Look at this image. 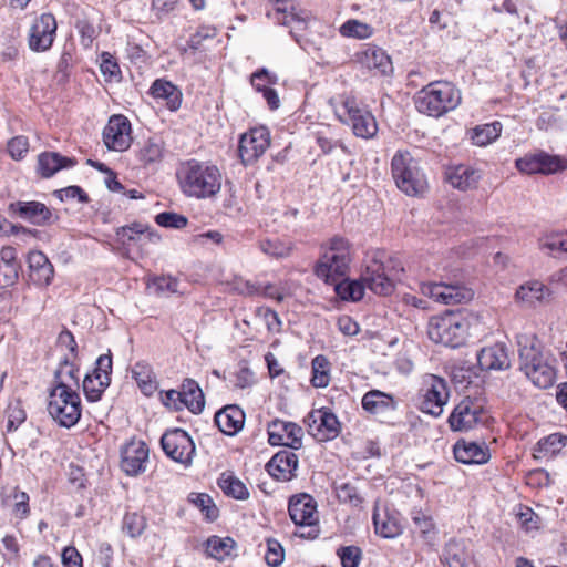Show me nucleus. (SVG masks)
Returning <instances> with one entry per match:
<instances>
[{
  "mask_svg": "<svg viewBox=\"0 0 567 567\" xmlns=\"http://www.w3.org/2000/svg\"><path fill=\"white\" fill-rule=\"evenodd\" d=\"M184 195L197 199L215 197L221 189L223 175L216 165L189 159L182 163L176 172Z\"/></svg>",
  "mask_w": 567,
  "mask_h": 567,
  "instance_id": "1",
  "label": "nucleus"
},
{
  "mask_svg": "<svg viewBox=\"0 0 567 567\" xmlns=\"http://www.w3.org/2000/svg\"><path fill=\"white\" fill-rule=\"evenodd\" d=\"M352 260L350 243L340 236H334L321 245V256L316 265L317 277L327 284L336 282L347 276Z\"/></svg>",
  "mask_w": 567,
  "mask_h": 567,
  "instance_id": "2",
  "label": "nucleus"
},
{
  "mask_svg": "<svg viewBox=\"0 0 567 567\" xmlns=\"http://www.w3.org/2000/svg\"><path fill=\"white\" fill-rule=\"evenodd\" d=\"M460 91L450 82L436 81L423 87L415 100L419 112L439 117L458 106Z\"/></svg>",
  "mask_w": 567,
  "mask_h": 567,
  "instance_id": "3",
  "label": "nucleus"
},
{
  "mask_svg": "<svg viewBox=\"0 0 567 567\" xmlns=\"http://www.w3.org/2000/svg\"><path fill=\"white\" fill-rule=\"evenodd\" d=\"M392 177L400 190L409 196L425 193L427 181L419 162L408 151H398L391 161Z\"/></svg>",
  "mask_w": 567,
  "mask_h": 567,
  "instance_id": "4",
  "label": "nucleus"
},
{
  "mask_svg": "<svg viewBox=\"0 0 567 567\" xmlns=\"http://www.w3.org/2000/svg\"><path fill=\"white\" fill-rule=\"evenodd\" d=\"M468 329L470 321L466 317L461 313L445 312L430 319L427 334L435 343L458 348L465 343Z\"/></svg>",
  "mask_w": 567,
  "mask_h": 567,
  "instance_id": "5",
  "label": "nucleus"
},
{
  "mask_svg": "<svg viewBox=\"0 0 567 567\" xmlns=\"http://www.w3.org/2000/svg\"><path fill=\"white\" fill-rule=\"evenodd\" d=\"M288 512L295 523L293 536L315 539L318 534L317 502L307 493L293 495L289 499Z\"/></svg>",
  "mask_w": 567,
  "mask_h": 567,
  "instance_id": "6",
  "label": "nucleus"
},
{
  "mask_svg": "<svg viewBox=\"0 0 567 567\" xmlns=\"http://www.w3.org/2000/svg\"><path fill=\"white\" fill-rule=\"evenodd\" d=\"M48 412L60 426L68 429L74 426L81 417V399L78 392L51 390Z\"/></svg>",
  "mask_w": 567,
  "mask_h": 567,
  "instance_id": "7",
  "label": "nucleus"
},
{
  "mask_svg": "<svg viewBox=\"0 0 567 567\" xmlns=\"http://www.w3.org/2000/svg\"><path fill=\"white\" fill-rule=\"evenodd\" d=\"M421 410L432 416H440L450 398V391L445 379L435 374H426L422 382Z\"/></svg>",
  "mask_w": 567,
  "mask_h": 567,
  "instance_id": "8",
  "label": "nucleus"
},
{
  "mask_svg": "<svg viewBox=\"0 0 567 567\" xmlns=\"http://www.w3.org/2000/svg\"><path fill=\"white\" fill-rule=\"evenodd\" d=\"M420 291L435 302L446 306L465 303L474 298L473 289L460 284L422 282Z\"/></svg>",
  "mask_w": 567,
  "mask_h": 567,
  "instance_id": "9",
  "label": "nucleus"
},
{
  "mask_svg": "<svg viewBox=\"0 0 567 567\" xmlns=\"http://www.w3.org/2000/svg\"><path fill=\"white\" fill-rule=\"evenodd\" d=\"M483 404L470 396L461 400L449 416V424L454 432H467L484 422Z\"/></svg>",
  "mask_w": 567,
  "mask_h": 567,
  "instance_id": "10",
  "label": "nucleus"
},
{
  "mask_svg": "<svg viewBox=\"0 0 567 567\" xmlns=\"http://www.w3.org/2000/svg\"><path fill=\"white\" fill-rule=\"evenodd\" d=\"M112 354H101L95 361V368L91 373L85 374L82 386L86 399L96 402L111 383Z\"/></svg>",
  "mask_w": 567,
  "mask_h": 567,
  "instance_id": "11",
  "label": "nucleus"
},
{
  "mask_svg": "<svg viewBox=\"0 0 567 567\" xmlns=\"http://www.w3.org/2000/svg\"><path fill=\"white\" fill-rule=\"evenodd\" d=\"M342 113L348 117L343 120L352 126L355 136L372 138L378 132V124L373 114L361 107L353 97H347L341 105Z\"/></svg>",
  "mask_w": 567,
  "mask_h": 567,
  "instance_id": "12",
  "label": "nucleus"
},
{
  "mask_svg": "<svg viewBox=\"0 0 567 567\" xmlns=\"http://www.w3.org/2000/svg\"><path fill=\"white\" fill-rule=\"evenodd\" d=\"M161 445L169 458L184 465L192 463L196 451L192 437L182 429L166 431L161 439Z\"/></svg>",
  "mask_w": 567,
  "mask_h": 567,
  "instance_id": "13",
  "label": "nucleus"
},
{
  "mask_svg": "<svg viewBox=\"0 0 567 567\" xmlns=\"http://www.w3.org/2000/svg\"><path fill=\"white\" fill-rule=\"evenodd\" d=\"M270 145L269 131L264 127H255L241 135L239 141V157L245 165L257 161Z\"/></svg>",
  "mask_w": 567,
  "mask_h": 567,
  "instance_id": "14",
  "label": "nucleus"
},
{
  "mask_svg": "<svg viewBox=\"0 0 567 567\" xmlns=\"http://www.w3.org/2000/svg\"><path fill=\"white\" fill-rule=\"evenodd\" d=\"M56 32V21L51 13H42L31 24L29 48L35 52H44L52 47Z\"/></svg>",
  "mask_w": 567,
  "mask_h": 567,
  "instance_id": "15",
  "label": "nucleus"
},
{
  "mask_svg": "<svg viewBox=\"0 0 567 567\" xmlns=\"http://www.w3.org/2000/svg\"><path fill=\"white\" fill-rule=\"evenodd\" d=\"M103 141L109 150L126 151L132 143L130 121L123 115H113L103 131Z\"/></svg>",
  "mask_w": 567,
  "mask_h": 567,
  "instance_id": "16",
  "label": "nucleus"
},
{
  "mask_svg": "<svg viewBox=\"0 0 567 567\" xmlns=\"http://www.w3.org/2000/svg\"><path fill=\"white\" fill-rule=\"evenodd\" d=\"M150 450L144 441L131 440L121 451V468L130 476L146 470Z\"/></svg>",
  "mask_w": 567,
  "mask_h": 567,
  "instance_id": "17",
  "label": "nucleus"
},
{
  "mask_svg": "<svg viewBox=\"0 0 567 567\" xmlns=\"http://www.w3.org/2000/svg\"><path fill=\"white\" fill-rule=\"evenodd\" d=\"M309 431L318 441L333 440L340 433V423L337 416L327 409L312 411L309 414Z\"/></svg>",
  "mask_w": 567,
  "mask_h": 567,
  "instance_id": "18",
  "label": "nucleus"
},
{
  "mask_svg": "<svg viewBox=\"0 0 567 567\" xmlns=\"http://www.w3.org/2000/svg\"><path fill=\"white\" fill-rule=\"evenodd\" d=\"M520 370L528 372L532 367L545 363L548 359L542 352V346L535 334L522 333L517 336Z\"/></svg>",
  "mask_w": 567,
  "mask_h": 567,
  "instance_id": "19",
  "label": "nucleus"
},
{
  "mask_svg": "<svg viewBox=\"0 0 567 567\" xmlns=\"http://www.w3.org/2000/svg\"><path fill=\"white\" fill-rule=\"evenodd\" d=\"M362 280L375 295L389 296L394 290L393 280L386 276L384 266L377 260L367 266Z\"/></svg>",
  "mask_w": 567,
  "mask_h": 567,
  "instance_id": "20",
  "label": "nucleus"
},
{
  "mask_svg": "<svg viewBox=\"0 0 567 567\" xmlns=\"http://www.w3.org/2000/svg\"><path fill=\"white\" fill-rule=\"evenodd\" d=\"M312 21V16L306 9L300 8L295 1L288 6L286 0V27L290 28L289 33L296 42L302 45L305 33Z\"/></svg>",
  "mask_w": 567,
  "mask_h": 567,
  "instance_id": "21",
  "label": "nucleus"
},
{
  "mask_svg": "<svg viewBox=\"0 0 567 567\" xmlns=\"http://www.w3.org/2000/svg\"><path fill=\"white\" fill-rule=\"evenodd\" d=\"M375 534L383 538H395L403 532L401 522L395 513H391L388 508L374 506L372 516Z\"/></svg>",
  "mask_w": 567,
  "mask_h": 567,
  "instance_id": "22",
  "label": "nucleus"
},
{
  "mask_svg": "<svg viewBox=\"0 0 567 567\" xmlns=\"http://www.w3.org/2000/svg\"><path fill=\"white\" fill-rule=\"evenodd\" d=\"M454 457L457 462L464 464H484L491 455L488 447L483 444L460 440L455 443Z\"/></svg>",
  "mask_w": 567,
  "mask_h": 567,
  "instance_id": "23",
  "label": "nucleus"
},
{
  "mask_svg": "<svg viewBox=\"0 0 567 567\" xmlns=\"http://www.w3.org/2000/svg\"><path fill=\"white\" fill-rule=\"evenodd\" d=\"M477 362L482 370H507L511 359L507 349L502 343L483 348L477 354Z\"/></svg>",
  "mask_w": 567,
  "mask_h": 567,
  "instance_id": "24",
  "label": "nucleus"
},
{
  "mask_svg": "<svg viewBox=\"0 0 567 567\" xmlns=\"http://www.w3.org/2000/svg\"><path fill=\"white\" fill-rule=\"evenodd\" d=\"M215 423L224 434L233 436L243 429L245 413L237 405H227L215 414Z\"/></svg>",
  "mask_w": 567,
  "mask_h": 567,
  "instance_id": "25",
  "label": "nucleus"
},
{
  "mask_svg": "<svg viewBox=\"0 0 567 567\" xmlns=\"http://www.w3.org/2000/svg\"><path fill=\"white\" fill-rule=\"evenodd\" d=\"M30 269V279L38 286H48L54 275L52 264L48 257L41 251H31L28 256Z\"/></svg>",
  "mask_w": 567,
  "mask_h": 567,
  "instance_id": "26",
  "label": "nucleus"
},
{
  "mask_svg": "<svg viewBox=\"0 0 567 567\" xmlns=\"http://www.w3.org/2000/svg\"><path fill=\"white\" fill-rule=\"evenodd\" d=\"M11 208L23 219L35 225H44L52 217L51 210L40 202H17Z\"/></svg>",
  "mask_w": 567,
  "mask_h": 567,
  "instance_id": "27",
  "label": "nucleus"
},
{
  "mask_svg": "<svg viewBox=\"0 0 567 567\" xmlns=\"http://www.w3.org/2000/svg\"><path fill=\"white\" fill-rule=\"evenodd\" d=\"M358 59L363 66L370 70H377L381 74H386L392 70L390 56L384 50L375 45H368L358 54Z\"/></svg>",
  "mask_w": 567,
  "mask_h": 567,
  "instance_id": "28",
  "label": "nucleus"
},
{
  "mask_svg": "<svg viewBox=\"0 0 567 567\" xmlns=\"http://www.w3.org/2000/svg\"><path fill=\"white\" fill-rule=\"evenodd\" d=\"M76 161L55 152H45L38 157V171L42 177L49 178L62 168L72 167Z\"/></svg>",
  "mask_w": 567,
  "mask_h": 567,
  "instance_id": "29",
  "label": "nucleus"
},
{
  "mask_svg": "<svg viewBox=\"0 0 567 567\" xmlns=\"http://www.w3.org/2000/svg\"><path fill=\"white\" fill-rule=\"evenodd\" d=\"M362 408L372 414H380L396 409L393 395L380 390L368 391L362 398Z\"/></svg>",
  "mask_w": 567,
  "mask_h": 567,
  "instance_id": "30",
  "label": "nucleus"
},
{
  "mask_svg": "<svg viewBox=\"0 0 567 567\" xmlns=\"http://www.w3.org/2000/svg\"><path fill=\"white\" fill-rule=\"evenodd\" d=\"M538 246L542 251L555 258L567 255V230H553L544 234L538 239Z\"/></svg>",
  "mask_w": 567,
  "mask_h": 567,
  "instance_id": "31",
  "label": "nucleus"
},
{
  "mask_svg": "<svg viewBox=\"0 0 567 567\" xmlns=\"http://www.w3.org/2000/svg\"><path fill=\"white\" fill-rule=\"evenodd\" d=\"M481 174L477 169L470 166L460 165L450 168L447 172V181L450 184L457 189L467 190L476 187Z\"/></svg>",
  "mask_w": 567,
  "mask_h": 567,
  "instance_id": "32",
  "label": "nucleus"
},
{
  "mask_svg": "<svg viewBox=\"0 0 567 567\" xmlns=\"http://www.w3.org/2000/svg\"><path fill=\"white\" fill-rule=\"evenodd\" d=\"M151 93L155 99L164 100L171 111H176L181 106L182 92L168 81L156 80L151 87Z\"/></svg>",
  "mask_w": 567,
  "mask_h": 567,
  "instance_id": "33",
  "label": "nucleus"
},
{
  "mask_svg": "<svg viewBox=\"0 0 567 567\" xmlns=\"http://www.w3.org/2000/svg\"><path fill=\"white\" fill-rule=\"evenodd\" d=\"M181 398L183 406H186L193 413H200L205 406V399L198 383L192 379H186L182 384Z\"/></svg>",
  "mask_w": 567,
  "mask_h": 567,
  "instance_id": "34",
  "label": "nucleus"
},
{
  "mask_svg": "<svg viewBox=\"0 0 567 567\" xmlns=\"http://www.w3.org/2000/svg\"><path fill=\"white\" fill-rule=\"evenodd\" d=\"M79 368L65 360L55 371V386L52 390H66V392H76L73 386L79 388Z\"/></svg>",
  "mask_w": 567,
  "mask_h": 567,
  "instance_id": "35",
  "label": "nucleus"
},
{
  "mask_svg": "<svg viewBox=\"0 0 567 567\" xmlns=\"http://www.w3.org/2000/svg\"><path fill=\"white\" fill-rule=\"evenodd\" d=\"M132 377L145 395L150 396L157 390V381L148 363L144 361L136 362L132 368Z\"/></svg>",
  "mask_w": 567,
  "mask_h": 567,
  "instance_id": "36",
  "label": "nucleus"
},
{
  "mask_svg": "<svg viewBox=\"0 0 567 567\" xmlns=\"http://www.w3.org/2000/svg\"><path fill=\"white\" fill-rule=\"evenodd\" d=\"M443 559L449 567H473L470 554L462 543L451 540L443 551Z\"/></svg>",
  "mask_w": 567,
  "mask_h": 567,
  "instance_id": "37",
  "label": "nucleus"
},
{
  "mask_svg": "<svg viewBox=\"0 0 567 567\" xmlns=\"http://www.w3.org/2000/svg\"><path fill=\"white\" fill-rule=\"evenodd\" d=\"M334 285L336 293L342 299L347 301H359L364 296V289L367 285L363 282L362 277L359 280H337L336 282H331Z\"/></svg>",
  "mask_w": 567,
  "mask_h": 567,
  "instance_id": "38",
  "label": "nucleus"
},
{
  "mask_svg": "<svg viewBox=\"0 0 567 567\" xmlns=\"http://www.w3.org/2000/svg\"><path fill=\"white\" fill-rule=\"evenodd\" d=\"M236 543L230 537L212 536L206 540V554L219 561L231 556Z\"/></svg>",
  "mask_w": 567,
  "mask_h": 567,
  "instance_id": "39",
  "label": "nucleus"
},
{
  "mask_svg": "<svg viewBox=\"0 0 567 567\" xmlns=\"http://www.w3.org/2000/svg\"><path fill=\"white\" fill-rule=\"evenodd\" d=\"M164 157V143L159 138L147 140L137 152V159L150 166L159 163Z\"/></svg>",
  "mask_w": 567,
  "mask_h": 567,
  "instance_id": "40",
  "label": "nucleus"
},
{
  "mask_svg": "<svg viewBox=\"0 0 567 567\" xmlns=\"http://www.w3.org/2000/svg\"><path fill=\"white\" fill-rule=\"evenodd\" d=\"M526 377L539 389H548L555 382L556 372L549 361L538 363L525 373Z\"/></svg>",
  "mask_w": 567,
  "mask_h": 567,
  "instance_id": "41",
  "label": "nucleus"
},
{
  "mask_svg": "<svg viewBox=\"0 0 567 567\" xmlns=\"http://www.w3.org/2000/svg\"><path fill=\"white\" fill-rule=\"evenodd\" d=\"M117 238L123 243L130 241H143L145 239L148 240H158L159 237L148 231V227L142 224H133L131 226L121 227L116 230Z\"/></svg>",
  "mask_w": 567,
  "mask_h": 567,
  "instance_id": "42",
  "label": "nucleus"
},
{
  "mask_svg": "<svg viewBox=\"0 0 567 567\" xmlns=\"http://www.w3.org/2000/svg\"><path fill=\"white\" fill-rule=\"evenodd\" d=\"M502 132V124L493 122L484 125H478L473 128L472 141L477 146H486L494 142Z\"/></svg>",
  "mask_w": 567,
  "mask_h": 567,
  "instance_id": "43",
  "label": "nucleus"
},
{
  "mask_svg": "<svg viewBox=\"0 0 567 567\" xmlns=\"http://www.w3.org/2000/svg\"><path fill=\"white\" fill-rule=\"evenodd\" d=\"M311 384L315 388H326L330 382V362L324 355H317L312 360Z\"/></svg>",
  "mask_w": 567,
  "mask_h": 567,
  "instance_id": "44",
  "label": "nucleus"
},
{
  "mask_svg": "<svg viewBox=\"0 0 567 567\" xmlns=\"http://www.w3.org/2000/svg\"><path fill=\"white\" fill-rule=\"evenodd\" d=\"M339 32L346 38L365 40L372 37L373 28L362 21L350 19L340 27Z\"/></svg>",
  "mask_w": 567,
  "mask_h": 567,
  "instance_id": "45",
  "label": "nucleus"
},
{
  "mask_svg": "<svg viewBox=\"0 0 567 567\" xmlns=\"http://www.w3.org/2000/svg\"><path fill=\"white\" fill-rule=\"evenodd\" d=\"M545 286L539 281H529L522 285L516 291L517 300L527 305H534L544 297Z\"/></svg>",
  "mask_w": 567,
  "mask_h": 567,
  "instance_id": "46",
  "label": "nucleus"
},
{
  "mask_svg": "<svg viewBox=\"0 0 567 567\" xmlns=\"http://www.w3.org/2000/svg\"><path fill=\"white\" fill-rule=\"evenodd\" d=\"M282 358L284 350L281 348V342L277 339L270 344L268 352L265 354V361L271 378L278 377L284 372L280 363Z\"/></svg>",
  "mask_w": 567,
  "mask_h": 567,
  "instance_id": "47",
  "label": "nucleus"
},
{
  "mask_svg": "<svg viewBox=\"0 0 567 567\" xmlns=\"http://www.w3.org/2000/svg\"><path fill=\"white\" fill-rule=\"evenodd\" d=\"M218 485L228 496H233L237 499H245L248 497V491L245 484L235 476L223 474L219 478Z\"/></svg>",
  "mask_w": 567,
  "mask_h": 567,
  "instance_id": "48",
  "label": "nucleus"
},
{
  "mask_svg": "<svg viewBox=\"0 0 567 567\" xmlns=\"http://www.w3.org/2000/svg\"><path fill=\"white\" fill-rule=\"evenodd\" d=\"M565 445V436L554 433L537 443L535 457L555 455Z\"/></svg>",
  "mask_w": 567,
  "mask_h": 567,
  "instance_id": "49",
  "label": "nucleus"
},
{
  "mask_svg": "<svg viewBox=\"0 0 567 567\" xmlns=\"http://www.w3.org/2000/svg\"><path fill=\"white\" fill-rule=\"evenodd\" d=\"M540 174H555L567 168V159L545 152L537 153Z\"/></svg>",
  "mask_w": 567,
  "mask_h": 567,
  "instance_id": "50",
  "label": "nucleus"
},
{
  "mask_svg": "<svg viewBox=\"0 0 567 567\" xmlns=\"http://www.w3.org/2000/svg\"><path fill=\"white\" fill-rule=\"evenodd\" d=\"M178 281L171 276L155 277L147 284V289L157 296L177 292Z\"/></svg>",
  "mask_w": 567,
  "mask_h": 567,
  "instance_id": "51",
  "label": "nucleus"
},
{
  "mask_svg": "<svg viewBox=\"0 0 567 567\" xmlns=\"http://www.w3.org/2000/svg\"><path fill=\"white\" fill-rule=\"evenodd\" d=\"M1 260L6 264L7 271L4 272L3 286L12 285L18 278L17 267L14 266L16 249L11 246L3 247L0 251Z\"/></svg>",
  "mask_w": 567,
  "mask_h": 567,
  "instance_id": "52",
  "label": "nucleus"
},
{
  "mask_svg": "<svg viewBox=\"0 0 567 567\" xmlns=\"http://www.w3.org/2000/svg\"><path fill=\"white\" fill-rule=\"evenodd\" d=\"M342 567H359L362 560V550L360 547L350 545L340 547L337 550Z\"/></svg>",
  "mask_w": 567,
  "mask_h": 567,
  "instance_id": "53",
  "label": "nucleus"
},
{
  "mask_svg": "<svg viewBox=\"0 0 567 567\" xmlns=\"http://www.w3.org/2000/svg\"><path fill=\"white\" fill-rule=\"evenodd\" d=\"M155 221L165 228L182 229L187 226L188 219L174 212H163L155 217Z\"/></svg>",
  "mask_w": 567,
  "mask_h": 567,
  "instance_id": "54",
  "label": "nucleus"
},
{
  "mask_svg": "<svg viewBox=\"0 0 567 567\" xmlns=\"http://www.w3.org/2000/svg\"><path fill=\"white\" fill-rule=\"evenodd\" d=\"M146 527V520L137 513H127L123 519V529L131 536L137 537L142 535Z\"/></svg>",
  "mask_w": 567,
  "mask_h": 567,
  "instance_id": "55",
  "label": "nucleus"
},
{
  "mask_svg": "<svg viewBox=\"0 0 567 567\" xmlns=\"http://www.w3.org/2000/svg\"><path fill=\"white\" fill-rule=\"evenodd\" d=\"M265 560L270 567H278L284 561V547L280 542L274 538L267 539V551Z\"/></svg>",
  "mask_w": 567,
  "mask_h": 567,
  "instance_id": "56",
  "label": "nucleus"
},
{
  "mask_svg": "<svg viewBox=\"0 0 567 567\" xmlns=\"http://www.w3.org/2000/svg\"><path fill=\"white\" fill-rule=\"evenodd\" d=\"M412 520L415 530L420 532L425 538H430L434 534V523L431 516L424 514L422 511L412 512Z\"/></svg>",
  "mask_w": 567,
  "mask_h": 567,
  "instance_id": "57",
  "label": "nucleus"
},
{
  "mask_svg": "<svg viewBox=\"0 0 567 567\" xmlns=\"http://www.w3.org/2000/svg\"><path fill=\"white\" fill-rule=\"evenodd\" d=\"M190 501L206 515L210 520H214L218 516V509L214 505L212 498L207 494H195Z\"/></svg>",
  "mask_w": 567,
  "mask_h": 567,
  "instance_id": "58",
  "label": "nucleus"
},
{
  "mask_svg": "<svg viewBox=\"0 0 567 567\" xmlns=\"http://www.w3.org/2000/svg\"><path fill=\"white\" fill-rule=\"evenodd\" d=\"M303 430L292 422H286V447L299 450L302 446Z\"/></svg>",
  "mask_w": 567,
  "mask_h": 567,
  "instance_id": "59",
  "label": "nucleus"
},
{
  "mask_svg": "<svg viewBox=\"0 0 567 567\" xmlns=\"http://www.w3.org/2000/svg\"><path fill=\"white\" fill-rule=\"evenodd\" d=\"M284 451L277 452L270 461L266 464V471L268 475L276 482H281V478L284 476Z\"/></svg>",
  "mask_w": 567,
  "mask_h": 567,
  "instance_id": "60",
  "label": "nucleus"
},
{
  "mask_svg": "<svg viewBox=\"0 0 567 567\" xmlns=\"http://www.w3.org/2000/svg\"><path fill=\"white\" fill-rule=\"evenodd\" d=\"M29 150V141L25 136H16L8 143V152L13 159H21Z\"/></svg>",
  "mask_w": 567,
  "mask_h": 567,
  "instance_id": "61",
  "label": "nucleus"
},
{
  "mask_svg": "<svg viewBox=\"0 0 567 567\" xmlns=\"http://www.w3.org/2000/svg\"><path fill=\"white\" fill-rule=\"evenodd\" d=\"M516 167L519 172L526 174H540L539 159L537 153L529 154L516 161Z\"/></svg>",
  "mask_w": 567,
  "mask_h": 567,
  "instance_id": "62",
  "label": "nucleus"
},
{
  "mask_svg": "<svg viewBox=\"0 0 567 567\" xmlns=\"http://www.w3.org/2000/svg\"><path fill=\"white\" fill-rule=\"evenodd\" d=\"M251 85L259 92H264L267 87V84H274L276 79H274L267 69H261L251 74L250 78Z\"/></svg>",
  "mask_w": 567,
  "mask_h": 567,
  "instance_id": "63",
  "label": "nucleus"
},
{
  "mask_svg": "<svg viewBox=\"0 0 567 567\" xmlns=\"http://www.w3.org/2000/svg\"><path fill=\"white\" fill-rule=\"evenodd\" d=\"M338 497L340 501L352 505H359L361 503V497L359 496L357 488L349 483L342 484L338 487Z\"/></svg>",
  "mask_w": 567,
  "mask_h": 567,
  "instance_id": "64",
  "label": "nucleus"
}]
</instances>
